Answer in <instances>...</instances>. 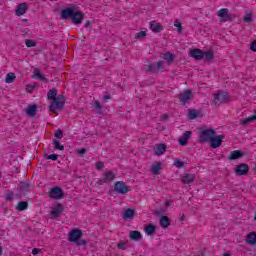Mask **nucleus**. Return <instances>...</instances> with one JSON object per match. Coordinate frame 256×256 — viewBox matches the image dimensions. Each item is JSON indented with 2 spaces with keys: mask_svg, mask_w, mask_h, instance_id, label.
I'll use <instances>...</instances> for the list:
<instances>
[{
  "mask_svg": "<svg viewBox=\"0 0 256 256\" xmlns=\"http://www.w3.org/2000/svg\"><path fill=\"white\" fill-rule=\"evenodd\" d=\"M60 19L62 21H67V19H71L73 25H81L83 20L85 19V14L77 7H67L62 9L60 14Z\"/></svg>",
  "mask_w": 256,
  "mask_h": 256,
  "instance_id": "f257e3e1",
  "label": "nucleus"
},
{
  "mask_svg": "<svg viewBox=\"0 0 256 256\" xmlns=\"http://www.w3.org/2000/svg\"><path fill=\"white\" fill-rule=\"evenodd\" d=\"M65 107V96L58 95L55 100H52L51 104L49 105V111L61 110Z\"/></svg>",
  "mask_w": 256,
  "mask_h": 256,
  "instance_id": "f03ea898",
  "label": "nucleus"
},
{
  "mask_svg": "<svg viewBox=\"0 0 256 256\" xmlns=\"http://www.w3.org/2000/svg\"><path fill=\"white\" fill-rule=\"evenodd\" d=\"M217 132L213 129H205L200 132L199 135V143H209L213 136L216 135Z\"/></svg>",
  "mask_w": 256,
  "mask_h": 256,
  "instance_id": "7ed1b4c3",
  "label": "nucleus"
},
{
  "mask_svg": "<svg viewBox=\"0 0 256 256\" xmlns=\"http://www.w3.org/2000/svg\"><path fill=\"white\" fill-rule=\"evenodd\" d=\"M229 101V94L226 91H219L213 94V103L221 105V103H227Z\"/></svg>",
  "mask_w": 256,
  "mask_h": 256,
  "instance_id": "20e7f679",
  "label": "nucleus"
},
{
  "mask_svg": "<svg viewBox=\"0 0 256 256\" xmlns=\"http://www.w3.org/2000/svg\"><path fill=\"white\" fill-rule=\"evenodd\" d=\"M81 237H83V231L79 228H75L69 232L68 241H70V243H78Z\"/></svg>",
  "mask_w": 256,
  "mask_h": 256,
  "instance_id": "39448f33",
  "label": "nucleus"
},
{
  "mask_svg": "<svg viewBox=\"0 0 256 256\" xmlns=\"http://www.w3.org/2000/svg\"><path fill=\"white\" fill-rule=\"evenodd\" d=\"M114 191H116V193H119V195H127V193H129V187L125 182L117 181L114 184Z\"/></svg>",
  "mask_w": 256,
  "mask_h": 256,
  "instance_id": "423d86ee",
  "label": "nucleus"
},
{
  "mask_svg": "<svg viewBox=\"0 0 256 256\" xmlns=\"http://www.w3.org/2000/svg\"><path fill=\"white\" fill-rule=\"evenodd\" d=\"M218 17H220V21L222 23H226L227 21H233V15L229 14V9L222 8L217 12Z\"/></svg>",
  "mask_w": 256,
  "mask_h": 256,
  "instance_id": "0eeeda50",
  "label": "nucleus"
},
{
  "mask_svg": "<svg viewBox=\"0 0 256 256\" xmlns=\"http://www.w3.org/2000/svg\"><path fill=\"white\" fill-rule=\"evenodd\" d=\"M64 195L63 189H61L59 186L53 187L49 191L50 199H63Z\"/></svg>",
  "mask_w": 256,
  "mask_h": 256,
  "instance_id": "6e6552de",
  "label": "nucleus"
},
{
  "mask_svg": "<svg viewBox=\"0 0 256 256\" xmlns=\"http://www.w3.org/2000/svg\"><path fill=\"white\" fill-rule=\"evenodd\" d=\"M223 139H225V136L223 135H218V136H213L210 140V147L212 149H219L221 145H223Z\"/></svg>",
  "mask_w": 256,
  "mask_h": 256,
  "instance_id": "1a4fd4ad",
  "label": "nucleus"
},
{
  "mask_svg": "<svg viewBox=\"0 0 256 256\" xmlns=\"http://www.w3.org/2000/svg\"><path fill=\"white\" fill-rule=\"evenodd\" d=\"M115 173L112 171H107L103 174V177L98 181L100 185H105V183H111V181H115Z\"/></svg>",
  "mask_w": 256,
  "mask_h": 256,
  "instance_id": "9d476101",
  "label": "nucleus"
},
{
  "mask_svg": "<svg viewBox=\"0 0 256 256\" xmlns=\"http://www.w3.org/2000/svg\"><path fill=\"white\" fill-rule=\"evenodd\" d=\"M234 171H235L236 175H238V176L247 175V173H249V165H247L245 163L238 164L235 167Z\"/></svg>",
  "mask_w": 256,
  "mask_h": 256,
  "instance_id": "9b49d317",
  "label": "nucleus"
},
{
  "mask_svg": "<svg viewBox=\"0 0 256 256\" xmlns=\"http://www.w3.org/2000/svg\"><path fill=\"white\" fill-rule=\"evenodd\" d=\"M63 211V205L57 204L50 212L51 219H58V217H61V213H63Z\"/></svg>",
  "mask_w": 256,
  "mask_h": 256,
  "instance_id": "f8f14e48",
  "label": "nucleus"
},
{
  "mask_svg": "<svg viewBox=\"0 0 256 256\" xmlns=\"http://www.w3.org/2000/svg\"><path fill=\"white\" fill-rule=\"evenodd\" d=\"M192 95L193 92H191V90H184V92L180 94L179 100L181 101V103H183V105H187V103L191 101Z\"/></svg>",
  "mask_w": 256,
  "mask_h": 256,
  "instance_id": "ddd939ff",
  "label": "nucleus"
},
{
  "mask_svg": "<svg viewBox=\"0 0 256 256\" xmlns=\"http://www.w3.org/2000/svg\"><path fill=\"white\" fill-rule=\"evenodd\" d=\"M242 157H245V152L241 150H234L230 152V155L228 156V160L237 161V159H241Z\"/></svg>",
  "mask_w": 256,
  "mask_h": 256,
  "instance_id": "4468645a",
  "label": "nucleus"
},
{
  "mask_svg": "<svg viewBox=\"0 0 256 256\" xmlns=\"http://www.w3.org/2000/svg\"><path fill=\"white\" fill-rule=\"evenodd\" d=\"M15 13L17 17H21L27 13V3L23 2L16 6Z\"/></svg>",
  "mask_w": 256,
  "mask_h": 256,
  "instance_id": "2eb2a0df",
  "label": "nucleus"
},
{
  "mask_svg": "<svg viewBox=\"0 0 256 256\" xmlns=\"http://www.w3.org/2000/svg\"><path fill=\"white\" fill-rule=\"evenodd\" d=\"M129 239L130 241H135V242L143 241V235L141 234V232L137 230H132L129 233Z\"/></svg>",
  "mask_w": 256,
  "mask_h": 256,
  "instance_id": "dca6fc26",
  "label": "nucleus"
},
{
  "mask_svg": "<svg viewBox=\"0 0 256 256\" xmlns=\"http://www.w3.org/2000/svg\"><path fill=\"white\" fill-rule=\"evenodd\" d=\"M190 56H192L193 59H196V61H201L204 57V52L201 49H193L190 51Z\"/></svg>",
  "mask_w": 256,
  "mask_h": 256,
  "instance_id": "f3484780",
  "label": "nucleus"
},
{
  "mask_svg": "<svg viewBox=\"0 0 256 256\" xmlns=\"http://www.w3.org/2000/svg\"><path fill=\"white\" fill-rule=\"evenodd\" d=\"M32 79H40V81H43V83L49 82V80L43 74H41V71L39 70V68L34 69V74L32 75Z\"/></svg>",
  "mask_w": 256,
  "mask_h": 256,
  "instance_id": "a211bd4d",
  "label": "nucleus"
},
{
  "mask_svg": "<svg viewBox=\"0 0 256 256\" xmlns=\"http://www.w3.org/2000/svg\"><path fill=\"white\" fill-rule=\"evenodd\" d=\"M150 29L153 33H161V31H163V26L160 25L157 21H151Z\"/></svg>",
  "mask_w": 256,
  "mask_h": 256,
  "instance_id": "6ab92c4d",
  "label": "nucleus"
},
{
  "mask_svg": "<svg viewBox=\"0 0 256 256\" xmlns=\"http://www.w3.org/2000/svg\"><path fill=\"white\" fill-rule=\"evenodd\" d=\"M189 139H191V131H186L185 133H183L182 137L179 139V144L182 147H185V145H187V141H189Z\"/></svg>",
  "mask_w": 256,
  "mask_h": 256,
  "instance_id": "aec40b11",
  "label": "nucleus"
},
{
  "mask_svg": "<svg viewBox=\"0 0 256 256\" xmlns=\"http://www.w3.org/2000/svg\"><path fill=\"white\" fill-rule=\"evenodd\" d=\"M150 169H151L152 175H161V169L163 168L161 167V163L157 162L155 164H152L150 166Z\"/></svg>",
  "mask_w": 256,
  "mask_h": 256,
  "instance_id": "412c9836",
  "label": "nucleus"
},
{
  "mask_svg": "<svg viewBox=\"0 0 256 256\" xmlns=\"http://www.w3.org/2000/svg\"><path fill=\"white\" fill-rule=\"evenodd\" d=\"M134 216H135V210L128 208L124 211L123 219H125V221H131Z\"/></svg>",
  "mask_w": 256,
  "mask_h": 256,
  "instance_id": "4be33fe9",
  "label": "nucleus"
},
{
  "mask_svg": "<svg viewBox=\"0 0 256 256\" xmlns=\"http://www.w3.org/2000/svg\"><path fill=\"white\" fill-rule=\"evenodd\" d=\"M171 225V219L167 216H161L160 217V227H163V229H167Z\"/></svg>",
  "mask_w": 256,
  "mask_h": 256,
  "instance_id": "5701e85b",
  "label": "nucleus"
},
{
  "mask_svg": "<svg viewBox=\"0 0 256 256\" xmlns=\"http://www.w3.org/2000/svg\"><path fill=\"white\" fill-rule=\"evenodd\" d=\"M144 231L146 233V235H155V231H157V226L153 225V224H148L145 228Z\"/></svg>",
  "mask_w": 256,
  "mask_h": 256,
  "instance_id": "b1692460",
  "label": "nucleus"
},
{
  "mask_svg": "<svg viewBox=\"0 0 256 256\" xmlns=\"http://www.w3.org/2000/svg\"><path fill=\"white\" fill-rule=\"evenodd\" d=\"M246 242L248 243V245H256V233L255 232H250L247 235Z\"/></svg>",
  "mask_w": 256,
  "mask_h": 256,
  "instance_id": "393cba45",
  "label": "nucleus"
},
{
  "mask_svg": "<svg viewBox=\"0 0 256 256\" xmlns=\"http://www.w3.org/2000/svg\"><path fill=\"white\" fill-rule=\"evenodd\" d=\"M167 151V145L165 144H158L156 146L155 155H163Z\"/></svg>",
  "mask_w": 256,
  "mask_h": 256,
  "instance_id": "a878e982",
  "label": "nucleus"
},
{
  "mask_svg": "<svg viewBox=\"0 0 256 256\" xmlns=\"http://www.w3.org/2000/svg\"><path fill=\"white\" fill-rule=\"evenodd\" d=\"M47 99L49 101H55L57 99V89L52 88L48 91Z\"/></svg>",
  "mask_w": 256,
  "mask_h": 256,
  "instance_id": "bb28decb",
  "label": "nucleus"
},
{
  "mask_svg": "<svg viewBox=\"0 0 256 256\" xmlns=\"http://www.w3.org/2000/svg\"><path fill=\"white\" fill-rule=\"evenodd\" d=\"M52 145L56 151H65V146L61 144V142L58 139H54L52 141Z\"/></svg>",
  "mask_w": 256,
  "mask_h": 256,
  "instance_id": "cd10ccee",
  "label": "nucleus"
},
{
  "mask_svg": "<svg viewBox=\"0 0 256 256\" xmlns=\"http://www.w3.org/2000/svg\"><path fill=\"white\" fill-rule=\"evenodd\" d=\"M182 181L185 185H189V183H193V181H195V175L186 174L185 176H183Z\"/></svg>",
  "mask_w": 256,
  "mask_h": 256,
  "instance_id": "c85d7f7f",
  "label": "nucleus"
},
{
  "mask_svg": "<svg viewBox=\"0 0 256 256\" xmlns=\"http://www.w3.org/2000/svg\"><path fill=\"white\" fill-rule=\"evenodd\" d=\"M93 109H95V111H96V113H98V115H103V105H101V102L95 101L93 103Z\"/></svg>",
  "mask_w": 256,
  "mask_h": 256,
  "instance_id": "c756f323",
  "label": "nucleus"
},
{
  "mask_svg": "<svg viewBox=\"0 0 256 256\" xmlns=\"http://www.w3.org/2000/svg\"><path fill=\"white\" fill-rule=\"evenodd\" d=\"M26 113L29 115V117H35V113H37V105L34 104L28 106Z\"/></svg>",
  "mask_w": 256,
  "mask_h": 256,
  "instance_id": "7c9ffc66",
  "label": "nucleus"
},
{
  "mask_svg": "<svg viewBox=\"0 0 256 256\" xmlns=\"http://www.w3.org/2000/svg\"><path fill=\"white\" fill-rule=\"evenodd\" d=\"M163 60L167 61V63H173L175 61V55L171 52L164 53Z\"/></svg>",
  "mask_w": 256,
  "mask_h": 256,
  "instance_id": "2f4dec72",
  "label": "nucleus"
},
{
  "mask_svg": "<svg viewBox=\"0 0 256 256\" xmlns=\"http://www.w3.org/2000/svg\"><path fill=\"white\" fill-rule=\"evenodd\" d=\"M16 209L17 211H26V209H29V203L27 201H21L18 203Z\"/></svg>",
  "mask_w": 256,
  "mask_h": 256,
  "instance_id": "473e14b6",
  "label": "nucleus"
},
{
  "mask_svg": "<svg viewBox=\"0 0 256 256\" xmlns=\"http://www.w3.org/2000/svg\"><path fill=\"white\" fill-rule=\"evenodd\" d=\"M154 66V73H157V71H163L165 69V66H163V60H158L156 63L153 64Z\"/></svg>",
  "mask_w": 256,
  "mask_h": 256,
  "instance_id": "72a5a7b5",
  "label": "nucleus"
},
{
  "mask_svg": "<svg viewBox=\"0 0 256 256\" xmlns=\"http://www.w3.org/2000/svg\"><path fill=\"white\" fill-rule=\"evenodd\" d=\"M203 59L205 61H213V59H215V54L211 50L204 52Z\"/></svg>",
  "mask_w": 256,
  "mask_h": 256,
  "instance_id": "f704fd0d",
  "label": "nucleus"
},
{
  "mask_svg": "<svg viewBox=\"0 0 256 256\" xmlns=\"http://www.w3.org/2000/svg\"><path fill=\"white\" fill-rule=\"evenodd\" d=\"M15 79H17V76L15 75V73L10 72L6 75L5 83H13Z\"/></svg>",
  "mask_w": 256,
  "mask_h": 256,
  "instance_id": "c9c22d12",
  "label": "nucleus"
},
{
  "mask_svg": "<svg viewBox=\"0 0 256 256\" xmlns=\"http://www.w3.org/2000/svg\"><path fill=\"white\" fill-rule=\"evenodd\" d=\"M29 183L27 182H20L19 183V189L22 193H27V191H29Z\"/></svg>",
  "mask_w": 256,
  "mask_h": 256,
  "instance_id": "e433bc0d",
  "label": "nucleus"
},
{
  "mask_svg": "<svg viewBox=\"0 0 256 256\" xmlns=\"http://www.w3.org/2000/svg\"><path fill=\"white\" fill-rule=\"evenodd\" d=\"M135 39H138L139 41L145 39L147 37V31H140L135 34Z\"/></svg>",
  "mask_w": 256,
  "mask_h": 256,
  "instance_id": "4c0bfd02",
  "label": "nucleus"
},
{
  "mask_svg": "<svg viewBox=\"0 0 256 256\" xmlns=\"http://www.w3.org/2000/svg\"><path fill=\"white\" fill-rule=\"evenodd\" d=\"M174 27H176L178 29L179 35H181V33H183V24H181V22L179 20L174 21Z\"/></svg>",
  "mask_w": 256,
  "mask_h": 256,
  "instance_id": "58836bf2",
  "label": "nucleus"
},
{
  "mask_svg": "<svg viewBox=\"0 0 256 256\" xmlns=\"http://www.w3.org/2000/svg\"><path fill=\"white\" fill-rule=\"evenodd\" d=\"M188 117L189 119H197V117H199V112L195 109L189 110Z\"/></svg>",
  "mask_w": 256,
  "mask_h": 256,
  "instance_id": "ea45409f",
  "label": "nucleus"
},
{
  "mask_svg": "<svg viewBox=\"0 0 256 256\" xmlns=\"http://www.w3.org/2000/svg\"><path fill=\"white\" fill-rule=\"evenodd\" d=\"M44 159L51 160V161H57L59 159V155L57 154H45Z\"/></svg>",
  "mask_w": 256,
  "mask_h": 256,
  "instance_id": "a19ab883",
  "label": "nucleus"
},
{
  "mask_svg": "<svg viewBox=\"0 0 256 256\" xmlns=\"http://www.w3.org/2000/svg\"><path fill=\"white\" fill-rule=\"evenodd\" d=\"M174 167H177V169H183V167H185V162H183L179 159H175L174 160Z\"/></svg>",
  "mask_w": 256,
  "mask_h": 256,
  "instance_id": "79ce46f5",
  "label": "nucleus"
},
{
  "mask_svg": "<svg viewBox=\"0 0 256 256\" xmlns=\"http://www.w3.org/2000/svg\"><path fill=\"white\" fill-rule=\"evenodd\" d=\"M118 249H121V251H125L126 249H129V243L127 242H119L117 244Z\"/></svg>",
  "mask_w": 256,
  "mask_h": 256,
  "instance_id": "37998d69",
  "label": "nucleus"
},
{
  "mask_svg": "<svg viewBox=\"0 0 256 256\" xmlns=\"http://www.w3.org/2000/svg\"><path fill=\"white\" fill-rule=\"evenodd\" d=\"M54 136L56 137V139H63V130L61 129L55 130Z\"/></svg>",
  "mask_w": 256,
  "mask_h": 256,
  "instance_id": "c03bdc74",
  "label": "nucleus"
},
{
  "mask_svg": "<svg viewBox=\"0 0 256 256\" xmlns=\"http://www.w3.org/2000/svg\"><path fill=\"white\" fill-rule=\"evenodd\" d=\"M251 121H254L252 116L246 118V119H243L240 121V125H249V123H251Z\"/></svg>",
  "mask_w": 256,
  "mask_h": 256,
  "instance_id": "a18cd8bd",
  "label": "nucleus"
},
{
  "mask_svg": "<svg viewBox=\"0 0 256 256\" xmlns=\"http://www.w3.org/2000/svg\"><path fill=\"white\" fill-rule=\"evenodd\" d=\"M145 69H146V71H148L150 73H155V68H154L153 64L145 65Z\"/></svg>",
  "mask_w": 256,
  "mask_h": 256,
  "instance_id": "49530a36",
  "label": "nucleus"
},
{
  "mask_svg": "<svg viewBox=\"0 0 256 256\" xmlns=\"http://www.w3.org/2000/svg\"><path fill=\"white\" fill-rule=\"evenodd\" d=\"M244 23H251L253 21V18L251 17V14H247L246 16L243 17Z\"/></svg>",
  "mask_w": 256,
  "mask_h": 256,
  "instance_id": "de8ad7c7",
  "label": "nucleus"
},
{
  "mask_svg": "<svg viewBox=\"0 0 256 256\" xmlns=\"http://www.w3.org/2000/svg\"><path fill=\"white\" fill-rule=\"evenodd\" d=\"M26 91L28 93H33V91H35V85H32V84L26 85Z\"/></svg>",
  "mask_w": 256,
  "mask_h": 256,
  "instance_id": "09e8293b",
  "label": "nucleus"
},
{
  "mask_svg": "<svg viewBox=\"0 0 256 256\" xmlns=\"http://www.w3.org/2000/svg\"><path fill=\"white\" fill-rule=\"evenodd\" d=\"M76 153L78 155H81V157H83L85 155V153H87V149H85V148L78 149V150H76Z\"/></svg>",
  "mask_w": 256,
  "mask_h": 256,
  "instance_id": "8fccbe9b",
  "label": "nucleus"
},
{
  "mask_svg": "<svg viewBox=\"0 0 256 256\" xmlns=\"http://www.w3.org/2000/svg\"><path fill=\"white\" fill-rule=\"evenodd\" d=\"M103 167H105V164L103 162H97L96 163V169L98 171H101V169H103Z\"/></svg>",
  "mask_w": 256,
  "mask_h": 256,
  "instance_id": "3c124183",
  "label": "nucleus"
},
{
  "mask_svg": "<svg viewBox=\"0 0 256 256\" xmlns=\"http://www.w3.org/2000/svg\"><path fill=\"white\" fill-rule=\"evenodd\" d=\"M78 247H82L84 245H87V240H78V242H75Z\"/></svg>",
  "mask_w": 256,
  "mask_h": 256,
  "instance_id": "603ef678",
  "label": "nucleus"
},
{
  "mask_svg": "<svg viewBox=\"0 0 256 256\" xmlns=\"http://www.w3.org/2000/svg\"><path fill=\"white\" fill-rule=\"evenodd\" d=\"M26 47H35V41L26 40Z\"/></svg>",
  "mask_w": 256,
  "mask_h": 256,
  "instance_id": "864d4df0",
  "label": "nucleus"
},
{
  "mask_svg": "<svg viewBox=\"0 0 256 256\" xmlns=\"http://www.w3.org/2000/svg\"><path fill=\"white\" fill-rule=\"evenodd\" d=\"M250 50L256 53V40L250 44Z\"/></svg>",
  "mask_w": 256,
  "mask_h": 256,
  "instance_id": "5fc2aeb1",
  "label": "nucleus"
},
{
  "mask_svg": "<svg viewBox=\"0 0 256 256\" xmlns=\"http://www.w3.org/2000/svg\"><path fill=\"white\" fill-rule=\"evenodd\" d=\"M13 199V193L12 192H8L6 195V201H11Z\"/></svg>",
  "mask_w": 256,
  "mask_h": 256,
  "instance_id": "6e6d98bb",
  "label": "nucleus"
},
{
  "mask_svg": "<svg viewBox=\"0 0 256 256\" xmlns=\"http://www.w3.org/2000/svg\"><path fill=\"white\" fill-rule=\"evenodd\" d=\"M93 24V22H91V21H86L85 23H84V27H91V25Z\"/></svg>",
  "mask_w": 256,
  "mask_h": 256,
  "instance_id": "4d7b16f0",
  "label": "nucleus"
},
{
  "mask_svg": "<svg viewBox=\"0 0 256 256\" xmlns=\"http://www.w3.org/2000/svg\"><path fill=\"white\" fill-rule=\"evenodd\" d=\"M32 255H39V249L33 248L32 249Z\"/></svg>",
  "mask_w": 256,
  "mask_h": 256,
  "instance_id": "13d9d810",
  "label": "nucleus"
},
{
  "mask_svg": "<svg viewBox=\"0 0 256 256\" xmlns=\"http://www.w3.org/2000/svg\"><path fill=\"white\" fill-rule=\"evenodd\" d=\"M109 99H111V95H104V96H103V100H104V101H107V100H109Z\"/></svg>",
  "mask_w": 256,
  "mask_h": 256,
  "instance_id": "bf43d9fd",
  "label": "nucleus"
},
{
  "mask_svg": "<svg viewBox=\"0 0 256 256\" xmlns=\"http://www.w3.org/2000/svg\"><path fill=\"white\" fill-rule=\"evenodd\" d=\"M164 206H166V207H171V201L167 200V201L164 203Z\"/></svg>",
  "mask_w": 256,
  "mask_h": 256,
  "instance_id": "052dcab7",
  "label": "nucleus"
},
{
  "mask_svg": "<svg viewBox=\"0 0 256 256\" xmlns=\"http://www.w3.org/2000/svg\"><path fill=\"white\" fill-rule=\"evenodd\" d=\"M254 121H256V110H254V115L251 116Z\"/></svg>",
  "mask_w": 256,
  "mask_h": 256,
  "instance_id": "680f3d73",
  "label": "nucleus"
},
{
  "mask_svg": "<svg viewBox=\"0 0 256 256\" xmlns=\"http://www.w3.org/2000/svg\"><path fill=\"white\" fill-rule=\"evenodd\" d=\"M223 256H231L229 253H224Z\"/></svg>",
  "mask_w": 256,
  "mask_h": 256,
  "instance_id": "e2e57ef3",
  "label": "nucleus"
},
{
  "mask_svg": "<svg viewBox=\"0 0 256 256\" xmlns=\"http://www.w3.org/2000/svg\"><path fill=\"white\" fill-rule=\"evenodd\" d=\"M167 117H168L167 114H164V115H163V118H164V119H167Z\"/></svg>",
  "mask_w": 256,
  "mask_h": 256,
  "instance_id": "0e129e2a",
  "label": "nucleus"
},
{
  "mask_svg": "<svg viewBox=\"0 0 256 256\" xmlns=\"http://www.w3.org/2000/svg\"><path fill=\"white\" fill-rule=\"evenodd\" d=\"M3 253V248L0 247V255Z\"/></svg>",
  "mask_w": 256,
  "mask_h": 256,
  "instance_id": "69168bd1",
  "label": "nucleus"
},
{
  "mask_svg": "<svg viewBox=\"0 0 256 256\" xmlns=\"http://www.w3.org/2000/svg\"><path fill=\"white\" fill-rule=\"evenodd\" d=\"M22 33H27V29L22 30Z\"/></svg>",
  "mask_w": 256,
  "mask_h": 256,
  "instance_id": "338daca9",
  "label": "nucleus"
},
{
  "mask_svg": "<svg viewBox=\"0 0 256 256\" xmlns=\"http://www.w3.org/2000/svg\"><path fill=\"white\" fill-rule=\"evenodd\" d=\"M254 221H256V212H255V214H254Z\"/></svg>",
  "mask_w": 256,
  "mask_h": 256,
  "instance_id": "774afa93",
  "label": "nucleus"
}]
</instances>
